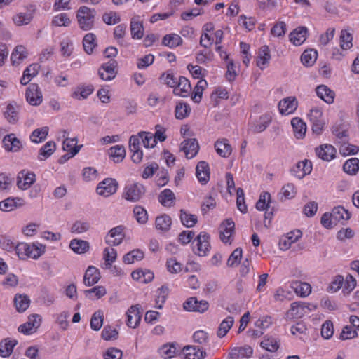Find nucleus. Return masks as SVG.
I'll use <instances>...</instances> for the list:
<instances>
[{
  "mask_svg": "<svg viewBox=\"0 0 359 359\" xmlns=\"http://www.w3.org/2000/svg\"><path fill=\"white\" fill-rule=\"evenodd\" d=\"M270 60L271 55L269 47L267 46H262L257 60V67L261 69H264L265 68V65L267 64Z\"/></svg>",
  "mask_w": 359,
  "mask_h": 359,
  "instance_id": "nucleus-41",
  "label": "nucleus"
},
{
  "mask_svg": "<svg viewBox=\"0 0 359 359\" xmlns=\"http://www.w3.org/2000/svg\"><path fill=\"white\" fill-rule=\"evenodd\" d=\"M316 94L319 98L325 101L327 104L334 102L335 93L325 85H320L316 89Z\"/></svg>",
  "mask_w": 359,
  "mask_h": 359,
  "instance_id": "nucleus-27",
  "label": "nucleus"
},
{
  "mask_svg": "<svg viewBox=\"0 0 359 359\" xmlns=\"http://www.w3.org/2000/svg\"><path fill=\"white\" fill-rule=\"evenodd\" d=\"M69 248L76 254H83L89 250L90 245L86 241L74 238L70 241Z\"/></svg>",
  "mask_w": 359,
  "mask_h": 359,
  "instance_id": "nucleus-34",
  "label": "nucleus"
},
{
  "mask_svg": "<svg viewBox=\"0 0 359 359\" xmlns=\"http://www.w3.org/2000/svg\"><path fill=\"white\" fill-rule=\"evenodd\" d=\"M234 323V318L232 316H228L220 323L217 332L219 338L224 337L229 330L231 328Z\"/></svg>",
  "mask_w": 359,
  "mask_h": 359,
  "instance_id": "nucleus-50",
  "label": "nucleus"
},
{
  "mask_svg": "<svg viewBox=\"0 0 359 359\" xmlns=\"http://www.w3.org/2000/svg\"><path fill=\"white\" fill-rule=\"evenodd\" d=\"M208 83L205 79H201L194 87L191 99L196 103H199L201 100L203 91L207 87Z\"/></svg>",
  "mask_w": 359,
  "mask_h": 359,
  "instance_id": "nucleus-47",
  "label": "nucleus"
},
{
  "mask_svg": "<svg viewBox=\"0 0 359 359\" xmlns=\"http://www.w3.org/2000/svg\"><path fill=\"white\" fill-rule=\"evenodd\" d=\"M77 139L69 138L66 137L62 142V149L64 151L69 152L71 156H74L77 154L82 147V145H77Z\"/></svg>",
  "mask_w": 359,
  "mask_h": 359,
  "instance_id": "nucleus-32",
  "label": "nucleus"
},
{
  "mask_svg": "<svg viewBox=\"0 0 359 359\" xmlns=\"http://www.w3.org/2000/svg\"><path fill=\"white\" fill-rule=\"evenodd\" d=\"M210 236L205 232H201L196 237V241H197L196 247L197 252L196 253L199 256L206 255L208 252L210 245L209 243Z\"/></svg>",
  "mask_w": 359,
  "mask_h": 359,
  "instance_id": "nucleus-19",
  "label": "nucleus"
},
{
  "mask_svg": "<svg viewBox=\"0 0 359 359\" xmlns=\"http://www.w3.org/2000/svg\"><path fill=\"white\" fill-rule=\"evenodd\" d=\"M133 214L135 219L139 224H144L148 221L147 210L140 205H136L133 208Z\"/></svg>",
  "mask_w": 359,
  "mask_h": 359,
  "instance_id": "nucleus-55",
  "label": "nucleus"
},
{
  "mask_svg": "<svg viewBox=\"0 0 359 359\" xmlns=\"http://www.w3.org/2000/svg\"><path fill=\"white\" fill-rule=\"evenodd\" d=\"M100 279L99 270L93 266H90L86 271L83 283L86 286H91L96 284Z\"/></svg>",
  "mask_w": 359,
  "mask_h": 359,
  "instance_id": "nucleus-25",
  "label": "nucleus"
},
{
  "mask_svg": "<svg viewBox=\"0 0 359 359\" xmlns=\"http://www.w3.org/2000/svg\"><path fill=\"white\" fill-rule=\"evenodd\" d=\"M109 154L114 162L120 163L126 156V150L123 146L116 145L110 148Z\"/></svg>",
  "mask_w": 359,
  "mask_h": 359,
  "instance_id": "nucleus-43",
  "label": "nucleus"
},
{
  "mask_svg": "<svg viewBox=\"0 0 359 359\" xmlns=\"http://www.w3.org/2000/svg\"><path fill=\"white\" fill-rule=\"evenodd\" d=\"M323 113L319 109H313L311 110L309 117L312 123V130L314 133L319 135L325 125V122L322 119Z\"/></svg>",
  "mask_w": 359,
  "mask_h": 359,
  "instance_id": "nucleus-11",
  "label": "nucleus"
},
{
  "mask_svg": "<svg viewBox=\"0 0 359 359\" xmlns=\"http://www.w3.org/2000/svg\"><path fill=\"white\" fill-rule=\"evenodd\" d=\"M3 144L7 151L18 152L22 148L21 142L13 133L6 135L3 139Z\"/></svg>",
  "mask_w": 359,
  "mask_h": 359,
  "instance_id": "nucleus-16",
  "label": "nucleus"
},
{
  "mask_svg": "<svg viewBox=\"0 0 359 359\" xmlns=\"http://www.w3.org/2000/svg\"><path fill=\"white\" fill-rule=\"evenodd\" d=\"M145 191L142 184L135 183L126 187L123 196L126 201L135 203L144 196Z\"/></svg>",
  "mask_w": 359,
  "mask_h": 359,
  "instance_id": "nucleus-3",
  "label": "nucleus"
},
{
  "mask_svg": "<svg viewBox=\"0 0 359 359\" xmlns=\"http://www.w3.org/2000/svg\"><path fill=\"white\" fill-rule=\"evenodd\" d=\"M155 224L158 230L165 232L170 229L172 219L169 215L164 214L156 218Z\"/></svg>",
  "mask_w": 359,
  "mask_h": 359,
  "instance_id": "nucleus-39",
  "label": "nucleus"
},
{
  "mask_svg": "<svg viewBox=\"0 0 359 359\" xmlns=\"http://www.w3.org/2000/svg\"><path fill=\"white\" fill-rule=\"evenodd\" d=\"M118 183L112 178H107L100 182L97 187L96 191L100 196L108 197L117 191Z\"/></svg>",
  "mask_w": 359,
  "mask_h": 359,
  "instance_id": "nucleus-4",
  "label": "nucleus"
},
{
  "mask_svg": "<svg viewBox=\"0 0 359 359\" xmlns=\"http://www.w3.org/2000/svg\"><path fill=\"white\" fill-rule=\"evenodd\" d=\"M175 351L176 348L173 343L164 344L159 349L160 355L165 359L172 358L175 354Z\"/></svg>",
  "mask_w": 359,
  "mask_h": 359,
  "instance_id": "nucleus-60",
  "label": "nucleus"
},
{
  "mask_svg": "<svg viewBox=\"0 0 359 359\" xmlns=\"http://www.w3.org/2000/svg\"><path fill=\"white\" fill-rule=\"evenodd\" d=\"M331 214L332 215V219H334V222H336V223L340 221H346L351 217L350 212L342 206L334 208Z\"/></svg>",
  "mask_w": 359,
  "mask_h": 359,
  "instance_id": "nucleus-38",
  "label": "nucleus"
},
{
  "mask_svg": "<svg viewBox=\"0 0 359 359\" xmlns=\"http://www.w3.org/2000/svg\"><path fill=\"white\" fill-rule=\"evenodd\" d=\"M49 128L48 126H43L35 129L30 135V140L34 143H40L46 139L48 135Z\"/></svg>",
  "mask_w": 359,
  "mask_h": 359,
  "instance_id": "nucleus-40",
  "label": "nucleus"
},
{
  "mask_svg": "<svg viewBox=\"0 0 359 359\" xmlns=\"http://www.w3.org/2000/svg\"><path fill=\"white\" fill-rule=\"evenodd\" d=\"M13 302L15 309L19 313L25 311L30 304L29 297L27 294H16Z\"/></svg>",
  "mask_w": 359,
  "mask_h": 359,
  "instance_id": "nucleus-31",
  "label": "nucleus"
},
{
  "mask_svg": "<svg viewBox=\"0 0 359 359\" xmlns=\"http://www.w3.org/2000/svg\"><path fill=\"white\" fill-rule=\"evenodd\" d=\"M103 313L97 311L93 313L90 319V327L95 331L100 330L103 325Z\"/></svg>",
  "mask_w": 359,
  "mask_h": 359,
  "instance_id": "nucleus-58",
  "label": "nucleus"
},
{
  "mask_svg": "<svg viewBox=\"0 0 359 359\" xmlns=\"http://www.w3.org/2000/svg\"><path fill=\"white\" fill-rule=\"evenodd\" d=\"M24 205L25 201L22 198L9 197L0 202V210L4 212H10Z\"/></svg>",
  "mask_w": 359,
  "mask_h": 359,
  "instance_id": "nucleus-20",
  "label": "nucleus"
},
{
  "mask_svg": "<svg viewBox=\"0 0 359 359\" xmlns=\"http://www.w3.org/2000/svg\"><path fill=\"white\" fill-rule=\"evenodd\" d=\"M45 245L41 243H21L15 246V251L20 259L30 257L37 259L45 252Z\"/></svg>",
  "mask_w": 359,
  "mask_h": 359,
  "instance_id": "nucleus-1",
  "label": "nucleus"
},
{
  "mask_svg": "<svg viewBox=\"0 0 359 359\" xmlns=\"http://www.w3.org/2000/svg\"><path fill=\"white\" fill-rule=\"evenodd\" d=\"M41 317L39 314H32L28 317V321L18 327V331L24 334H31L41 325Z\"/></svg>",
  "mask_w": 359,
  "mask_h": 359,
  "instance_id": "nucleus-6",
  "label": "nucleus"
},
{
  "mask_svg": "<svg viewBox=\"0 0 359 359\" xmlns=\"http://www.w3.org/2000/svg\"><path fill=\"white\" fill-rule=\"evenodd\" d=\"M359 151V147L351 144L348 142L341 144L339 147V152L343 156L355 155Z\"/></svg>",
  "mask_w": 359,
  "mask_h": 359,
  "instance_id": "nucleus-63",
  "label": "nucleus"
},
{
  "mask_svg": "<svg viewBox=\"0 0 359 359\" xmlns=\"http://www.w3.org/2000/svg\"><path fill=\"white\" fill-rule=\"evenodd\" d=\"M318 53L316 50L310 49L306 50L301 56L302 64L306 67L312 66L317 60Z\"/></svg>",
  "mask_w": 359,
  "mask_h": 359,
  "instance_id": "nucleus-48",
  "label": "nucleus"
},
{
  "mask_svg": "<svg viewBox=\"0 0 359 359\" xmlns=\"http://www.w3.org/2000/svg\"><path fill=\"white\" fill-rule=\"evenodd\" d=\"M182 351L185 353L186 359H204L206 356L205 351L196 346H185Z\"/></svg>",
  "mask_w": 359,
  "mask_h": 359,
  "instance_id": "nucleus-29",
  "label": "nucleus"
},
{
  "mask_svg": "<svg viewBox=\"0 0 359 359\" xmlns=\"http://www.w3.org/2000/svg\"><path fill=\"white\" fill-rule=\"evenodd\" d=\"M18 344V340L5 338L0 341V355L3 358L9 357L14 347Z\"/></svg>",
  "mask_w": 359,
  "mask_h": 359,
  "instance_id": "nucleus-26",
  "label": "nucleus"
},
{
  "mask_svg": "<svg viewBox=\"0 0 359 359\" xmlns=\"http://www.w3.org/2000/svg\"><path fill=\"white\" fill-rule=\"evenodd\" d=\"M35 175L33 172L20 171L17 177V186L22 190H27L35 182Z\"/></svg>",
  "mask_w": 359,
  "mask_h": 359,
  "instance_id": "nucleus-14",
  "label": "nucleus"
},
{
  "mask_svg": "<svg viewBox=\"0 0 359 359\" xmlns=\"http://www.w3.org/2000/svg\"><path fill=\"white\" fill-rule=\"evenodd\" d=\"M279 341L273 337H265L261 342V346L269 352H275L279 348Z\"/></svg>",
  "mask_w": 359,
  "mask_h": 359,
  "instance_id": "nucleus-56",
  "label": "nucleus"
},
{
  "mask_svg": "<svg viewBox=\"0 0 359 359\" xmlns=\"http://www.w3.org/2000/svg\"><path fill=\"white\" fill-rule=\"evenodd\" d=\"M271 122V116L269 114H264L261 116L259 120L254 123L250 129L254 133H261L266 129Z\"/></svg>",
  "mask_w": 359,
  "mask_h": 359,
  "instance_id": "nucleus-35",
  "label": "nucleus"
},
{
  "mask_svg": "<svg viewBox=\"0 0 359 359\" xmlns=\"http://www.w3.org/2000/svg\"><path fill=\"white\" fill-rule=\"evenodd\" d=\"M297 106L298 102L295 97H287L280 101L278 109L281 114L287 115L293 113Z\"/></svg>",
  "mask_w": 359,
  "mask_h": 359,
  "instance_id": "nucleus-15",
  "label": "nucleus"
},
{
  "mask_svg": "<svg viewBox=\"0 0 359 359\" xmlns=\"http://www.w3.org/2000/svg\"><path fill=\"white\" fill-rule=\"evenodd\" d=\"M182 42L180 36L175 34H166L162 39V44L170 48L181 46Z\"/></svg>",
  "mask_w": 359,
  "mask_h": 359,
  "instance_id": "nucleus-44",
  "label": "nucleus"
},
{
  "mask_svg": "<svg viewBox=\"0 0 359 359\" xmlns=\"http://www.w3.org/2000/svg\"><path fill=\"white\" fill-rule=\"evenodd\" d=\"M127 322L126 324L129 327L135 328L140 323L141 320V313L138 304L131 306L126 313Z\"/></svg>",
  "mask_w": 359,
  "mask_h": 359,
  "instance_id": "nucleus-17",
  "label": "nucleus"
},
{
  "mask_svg": "<svg viewBox=\"0 0 359 359\" xmlns=\"http://www.w3.org/2000/svg\"><path fill=\"white\" fill-rule=\"evenodd\" d=\"M190 112L191 108L188 104L182 102L177 104L175 110V115L177 119H184L189 115Z\"/></svg>",
  "mask_w": 359,
  "mask_h": 359,
  "instance_id": "nucleus-51",
  "label": "nucleus"
},
{
  "mask_svg": "<svg viewBox=\"0 0 359 359\" xmlns=\"http://www.w3.org/2000/svg\"><path fill=\"white\" fill-rule=\"evenodd\" d=\"M310 306L311 304L304 302H292L287 315L292 318H302L307 313L308 311H312V308H310Z\"/></svg>",
  "mask_w": 359,
  "mask_h": 359,
  "instance_id": "nucleus-9",
  "label": "nucleus"
},
{
  "mask_svg": "<svg viewBox=\"0 0 359 359\" xmlns=\"http://www.w3.org/2000/svg\"><path fill=\"white\" fill-rule=\"evenodd\" d=\"M26 100L32 106H39L43 101L42 93L36 83H31L26 90Z\"/></svg>",
  "mask_w": 359,
  "mask_h": 359,
  "instance_id": "nucleus-8",
  "label": "nucleus"
},
{
  "mask_svg": "<svg viewBox=\"0 0 359 359\" xmlns=\"http://www.w3.org/2000/svg\"><path fill=\"white\" fill-rule=\"evenodd\" d=\"M343 170L348 175H356L359 170V159L358 158H352L347 160L343 165Z\"/></svg>",
  "mask_w": 359,
  "mask_h": 359,
  "instance_id": "nucleus-46",
  "label": "nucleus"
},
{
  "mask_svg": "<svg viewBox=\"0 0 359 359\" xmlns=\"http://www.w3.org/2000/svg\"><path fill=\"white\" fill-rule=\"evenodd\" d=\"M96 14L95 9L82 6L76 13V18L79 27L83 31H88L94 26V18Z\"/></svg>",
  "mask_w": 359,
  "mask_h": 359,
  "instance_id": "nucleus-2",
  "label": "nucleus"
},
{
  "mask_svg": "<svg viewBox=\"0 0 359 359\" xmlns=\"http://www.w3.org/2000/svg\"><path fill=\"white\" fill-rule=\"evenodd\" d=\"M302 233L300 230H295L289 232L286 236H283L279 241L281 250H286L290 248L292 243L296 242L302 237Z\"/></svg>",
  "mask_w": 359,
  "mask_h": 359,
  "instance_id": "nucleus-21",
  "label": "nucleus"
},
{
  "mask_svg": "<svg viewBox=\"0 0 359 359\" xmlns=\"http://www.w3.org/2000/svg\"><path fill=\"white\" fill-rule=\"evenodd\" d=\"M292 287L295 292L302 297H306L311 292V287L307 283L294 282L292 283Z\"/></svg>",
  "mask_w": 359,
  "mask_h": 359,
  "instance_id": "nucleus-52",
  "label": "nucleus"
},
{
  "mask_svg": "<svg viewBox=\"0 0 359 359\" xmlns=\"http://www.w3.org/2000/svg\"><path fill=\"white\" fill-rule=\"evenodd\" d=\"M130 32L132 38L140 39L144 35L143 25L141 22H137L133 18L130 22Z\"/></svg>",
  "mask_w": 359,
  "mask_h": 359,
  "instance_id": "nucleus-53",
  "label": "nucleus"
},
{
  "mask_svg": "<svg viewBox=\"0 0 359 359\" xmlns=\"http://www.w3.org/2000/svg\"><path fill=\"white\" fill-rule=\"evenodd\" d=\"M215 149L217 153L222 157L226 158L232 152L231 145L227 139L218 140L215 143Z\"/></svg>",
  "mask_w": 359,
  "mask_h": 359,
  "instance_id": "nucleus-30",
  "label": "nucleus"
},
{
  "mask_svg": "<svg viewBox=\"0 0 359 359\" xmlns=\"http://www.w3.org/2000/svg\"><path fill=\"white\" fill-rule=\"evenodd\" d=\"M159 202L165 207H171L175 200V194L168 189L162 191L158 197Z\"/></svg>",
  "mask_w": 359,
  "mask_h": 359,
  "instance_id": "nucleus-42",
  "label": "nucleus"
},
{
  "mask_svg": "<svg viewBox=\"0 0 359 359\" xmlns=\"http://www.w3.org/2000/svg\"><path fill=\"white\" fill-rule=\"evenodd\" d=\"M308 29L306 27H299L290 34V41L295 46H299L306 39Z\"/></svg>",
  "mask_w": 359,
  "mask_h": 359,
  "instance_id": "nucleus-24",
  "label": "nucleus"
},
{
  "mask_svg": "<svg viewBox=\"0 0 359 359\" xmlns=\"http://www.w3.org/2000/svg\"><path fill=\"white\" fill-rule=\"evenodd\" d=\"M191 90V86L189 81L184 76H180L177 81V86L173 90L175 95L187 97Z\"/></svg>",
  "mask_w": 359,
  "mask_h": 359,
  "instance_id": "nucleus-18",
  "label": "nucleus"
},
{
  "mask_svg": "<svg viewBox=\"0 0 359 359\" xmlns=\"http://www.w3.org/2000/svg\"><path fill=\"white\" fill-rule=\"evenodd\" d=\"M353 37L351 33L346 30H341L340 35V46L344 50L350 49L352 47Z\"/></svg>",
  "mask_w": 359,
  "mask_h": 359,
  "instance_id": "nucleus-62",
  "label": "nucleus"
},
{
  "mask_svg": "<svg viewBox=\"0 0 359 359\" xmlns=\"http://www.w3.org/2000/svg\"><path fill=\"white\" fill-rule=\"evenodd\" d=\"M19 111L20 106L16 102H11L7 105L6 109L4 113V117L10 123H15L19 118Z\"/></svg>",
  "mask_w": 359,
  "mask_h": 359,
  "instance_id": "nucleus-28",
  "label": "nucleus"
},
{
  "mask_svg": "<svg viewBox=\"0 0 359 359\" xmlns=\"http://www.w3.org/2000/svg\"><path fill=\"white\" fill-rule=\"evenodd\" d=\"M33 19L32 13H20L13 16V20L18 26L28 25Z\"/></svg>",
  "mask_w": 359,
  "mask_h": 359,
  "instance_id": "nucleus-59",
  "label": "nucleus"
},
{
  "mask_svg": "<svg viewBox=\"0 0 359 359\" xmlns=\"http://www.w3.org/2000/svg\"><path fill=\"white\" fill-rule=\"evenodd\" d=\"M196 175L202 184L208 183L210 179V168L207 162H198L196 168Z\"/></svg>",
  "mask_w": 359,
  "mask_h": 359,
  "instance_id": "nucleus-23",
  "label": "nucleus"
},
{
  "mask_svg": "<svg viewBox=\"0 0 359 359\" xmlns=\"http://www.w3.org/2000/svg\"><path fill=\"white\" fill-rule=\"evenodd\" d=\"M90 228V224L86 221L77 220L72 226L71 232L83 233L88 231Z\"/></svg>",
  "mask_w": 359,
  "mask_h": 359,
  "instance_id": "nucleus-61",
  "label": "nucleus"
},
{
  "mask_svg": "<svg viewBox=\"0 0 359 359\" xmlns=\"http://www.w3.org/2000/svg\"><path fill=\"white\" fill-rule=\"evenodd\" d=\"M235 231V223L229 218L224 221L219 226V237L222 242L228 243Z\"/></svg>",
  "mask_w": 359,
  "mask_h": 359,
  "instance_id": "nucleus-13",
  "label": "nucleus"
},
{
  "mask_svg": "<svg viewBox=\"0 0 359 359\" xmlns=\"http://www.w3.org/2000/svg\"><path fill=\"white\" fill-rule=\"evenodd\" d=\"M271 202V194L269 192H264L262 193L260 196L259 199L256 203V208L258 210H268L270 209V203Z\"/></svg>",
  "mask_w": 359,
  "mask_h": 359,
  "instance_id": "nucleus-54",
  "label": "nucleus"
},
{
  "mask_svg": "<svg viewBox=\"0 0 359 359\" xmlns=\"http://www.w3.org/2000/svg\"><path fill=\"white\" fill-rule=\"evenodd\" d=\"M139 136L141 137L144 147L146 148H154L157 143L154 137V135L151 133L142 131L139 133Z\"/></svg>",
  "mask_w": 359,
  "mask_h": 359,
  "instance_id": "nucleus-57",
  "label": "nucleus"
},
{
  "mask_svg": "<svg viewBox=\"0 0 359 359\" xmlns=\"http://www.w3.org/2000/svg\"><path fill=\"white\" fill-rule=\"evenodd\" d=\"M96 36L93 33L86 34L83 39V46L85 52L90 55L93 53L94 49L97 47Z\"/></svg>",
  "mask_w": 359,
  "mask_h": 359,
  "instance_id": "nucleus-37",
  "label": "nucleus"
},
{
  "mask_svg": "<svg viewBox=\"0 0 359 359\" xmlns=\"http://www.w3.org/2000/svg\"><path fill=\"white\" fill-rule=\"evenodd\" d=\"M117 65V62L114 59H111L108 62L102 64L98 71L100 79L104 81L114 79L117 74V72L115 69Z\"/></svg>",
  "mask_w": 359,
  "mask_h": 359,
  "instance_id": "nucleus-5",
  "label": "nucleus"
},
{
  "mask_svg": "<svg viewBox=\"0 0 359 359\" xmlns=\"http://www.w3.org/2000/svg\"><path fill=\"white\" fill-rule=\"evenodd\" d=\"M182 150L187 158H194L199 151V144L196 138H190L184 140L181 144Z\"/></svg>",
  "mask_w": 359,
  "mask_h": 359,
  "instance_id": "nucleus-12",
  "label": "nucleus"
},
{
  "mask_svg": "<svg viewBox=\"0 0 359 359\" xmlns=\"http://www.w3.org/2000/svg\"><path fill=\"white\" fill-rule=\"evenodd\" d=\"M187 311L204 313L208 309L209 303L205 300H198L196 297L189 298L183 304Z\"/></svg>",
  "mask_w": 359,
  "mask_h": 359,
  "instance_id": "nucleus-7",
  "label": "nucleus"
},
{
  "mask_svg": "<svg viewBox=\"0 0 359 359\" xmlns=\"http://www.w3.org/2000/svg\"><path fill=\"white\" fill-rule=\"evenodd\" d=\"M316 154L322 160L329 161L335 157L336 149L331 144H322L316 149Z\"/></svg>",
  "mask_w": 359,
  "mask_h": 359,
  "instance_id": "nucleus-22",
  "label": "nucleus"
},
{
  "mask_svg": "<svg viewBox=\"0 0 359 359\" xmlns=\"http://www.w3.org/2000/svg\"><path fill=\"white\" fill-rule=\"evenodd\" d=\"M180 219L182 224L187 228L194 226L198 222L196 215L187 213L183 209L180 210Z\"/></svg>",
  "mask_w": 359,
  "mask_h": 359,
  "instance_id": "nucleus-49",
  "label": "nucleus"
},
{
  "mask_svg": "<svg viewBox=\"0 0 359 359\" xmlns=\"http://www.w3.org/2000/svg\"><path fill=\"white\" fill-rule=\"evenodd\" d=\"M124 229L121 225L111 229L106 236V243L111 246L120 245L125 238Z\"/></svg>",
  "mask_w": 359,
  "mask_h": 359,
  "instance_id": "nucleus-10",
  "label": "nucleus"
},
{
  "mask_svg": "<svg viewBox=\"0 0 359 359\" xmlns=\"http://www.w3.org/2000/svg\"><path fill=\"white\" fill-rule=\"evenodd\" d=\"M56 144L53 141L47 142L39 151L38 159L45 161L55 151Z\"/></svg>",
  "mask_w": 359,
  "mask_h": 359,
  "instance_id": "nucleus-33",
  "label": "nucleus"
},
{
  "mask_svg": "<svg viewBox=\"0 0 359 359\" xmlns=\"http://www.w3.org/2000/svg\"><path fill=\"white\" fill-rule=\"evenodd\" d=\"M294 135L297 138H302L306 131V123L299 117H294L291 121Z\"/></svg>",
  "mask_w": 359,
  "mask_h": 359,
  "instance_id": "nucleus-36",
  "label": "nucleus"
},
{
  "mask_svg": "<svg viewBox=\"0 0 359 359\" xmlns=\"http://www.w3.org/2000/svg\"><path fill=\"white\" fill-rule=\"evenodd\" d=\"M27 57V52L23 46H17L11 56V60L13 65H18L20 62Z\"/></svg>",
  "mask_w": 359,
  "mask_h": 359,
  "instance_id": "nucleus-45",
  "label": "nucleus"
},
{
  "mask_svg": "<svg viewBox=\"0 0 359 359\" xmlns=\"http://www.w3.org/2000/svg\"><path fill=\"white\" fill-rule=\"evenodd\" d=\"M332 133L342 144L348 141L349 134L343 126H336L332 128Z\"/></svg>",
  "mask_w": 359,
  "mask_h": 359,
  "instance_id": "nucleus-64",
  "label": "nucleus"
}]
</instances>
